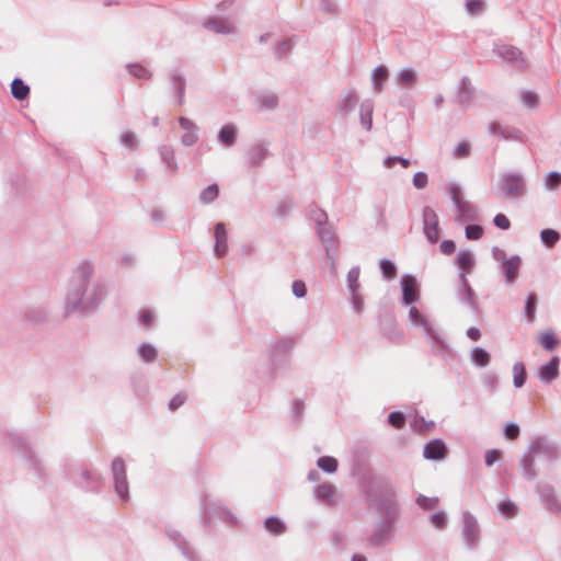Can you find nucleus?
Listing matches in <instances>:
<instances>
[{
    "label": "nucleus",
    "instance_id": "c756f323",
    "mask_svg": "<svg viewBox=\"0 0 561 561\" xmlns=\"http://www.w3.org/2000/svg\"><path fill=\"white\" fill-rule=\"evenodd\" d=\"M431 341L432 350L436 355L442 357H446L449 355L450 350L445 339L433 328L430 332L426 333Z\"/></svg>",
    "mask_w": 561,
    "mask_h": 561
},
{
    "label": "nucleus",
    "instance_id": "423d86ee",
    "mask_svg": "<svg viewBox=\"0 0 561 561\" xmlns=\"http://www.w3.org/2000/svg\"><path fill=\"white\" fill-rule=\"evenodd\" d=\"M111 472L116 494L123 502H127L129 500V484L127 480L126 465L122 457L113 459Z\"/></svg>",
    "mask_w": 561,
    "mask_h": 561
},
{
    "label": "nucleus",
    "instance_id": "a878e982",
    "mask_svg": "<svg viewBox=\"0 0 561 561\" xmlns=\"http://www.w3.org/2000/svg\"><path fill=\"white\" fill-rule=\"evenodd\" d=\"M23 319L30 325H37L46 321L47 311L43 306H27L23 310Z\"/></svg>",
    "mask_w": 561,
    "mask_h": 561
},
{
    "label": "nucleus",
    "instance_id": "de8ad7c7",
    "mask_svg": "<svg viewBox=\"0 0 561 561\" xmlns=\"http://www.w3.org/2000/svg\"><path fill=\"white\" fill-rule=\"evenodd\" d=\"M138 355L141 360L151 363L157 358L158 352L156 347L150 343H142L138 347Z\"/></svg>",
    "mask_w": 561,
    "mask_h": 561
},
{
    "label": "nucleus",
    "instance_id": "f8f14e48",
    "mask_svg": "<svg viewBox=\"0 0 561 561\" xmlns=\"http://www.w3.org/2000/svg\"><path fill=\"white\" fill-rule=\"evenodd\" d=\"M527 449H529L535 456H545L550 461L557 459L559 456L558 446L547 436H538L534 438Z\"/></svg>",
    "mask_w": 561,
    "mask_h": 561
},
{
    "label": "nucleus",
    "instance_id": "9b49d317",
    "mask_svg": "<svg viewBox=\"0 0 561 561\" xmlns=\"http://www.w3.org/2000/svg\"><path fill=\"white\" fill-rule=\"evenodd\" d=\"M492 51L506 62L514 67L524 68L527 66L523 53L515 46L506 44H495Z\"/></svg>",
    "mask_w": 561,
    "mask_h": 561
},
{
    "label": "nucleus",
    "instance_id": "052dcab7",
    "mask_svg": "<svg viewBox=\"0 0 561 561\" xmlns=\"http://www.w3.org/2000/svg\"><path fill=\"white\" fill-rule=\"evenodd\" d=\"M388 423L394 428H402L405 424V416L400 411L391 412L388 415Z\"/></svg>",
    "mask_w": 561,
    "mask_h": 561
},
{
    "label": "nucleus",
    "instance_id": "49530a36",
    "mask_svg": "<svg viewBox=\"0 0 561 561\" xmlns=\"http://www.w3.org/2000/svg\"><path fill=\"white\" fill-rule=\"evenodd\" d=\"M540 240L547 248H553L560 240V233L554 229H542L540 231Z\"/></svg>",
    "mask_w": 561,
    "mask_h": 561
},
{
    "label": "nucleus",
    "instance_id": "6e6d98bb",
    "mask_svg": "<svg viewBox=\"0 0 561 561\" xmlns=\"http://www.w3.org/2000/svg\"><path fill=\"white\" fill-rule=\"evenodd\" d=\"M438 502H439V499L434 496V497H428V496H425L423 494H420L417 497H416V504L422 507L423 510H432V508H435L437 505H438Z\"/></svg>",
    "mask_w": 561,
    "mask_h": 561
},
{
    "label": "nucleus",
    "instance_id": "72a5a7b5",
    "mask_svg": "<svg viewBox=\"0 0 561 561\" xmlns=\"http://www.w3.org/2000/svg\"><path fill=\"white\" fill-rule=\"evenodd\" d=\"M335 488L330 483H323L316 488L318 501L331 505L334 502Z\"/></svg>",
    "mask_w": 561,
    "mask_h": 561
},
{
    "label": "nucleus",
    "instance_id": "58836bf2",
    "mask_svg": "<svg viewBox=\"0 0 561 561\" xmlns=\"http://www.w3.org/2000/svg\"><path fill=\"white\" fill-rule=\"evenodd\" d=\"M12 96L19 101L25 100L30 94V87L20 78L13 79L11 82Z\"/></svg>",
    "mask_w": 561,
    "mask_h": 561
},
{
    "label": "nucleus",
    "instance_id": "680f3d73",
    "mask_svg": "<svg viewBox=\"0 0 561 561\" xmlns=\"http://www.w3.org/2000/svg\"><path fill=\"white\" fill-rule=\"evenodd\" d=\"M561 184V173L551 171L547 174L545 185L547 188L554 190Z\"/></svg>",
    "mask_w": 561,
    "mask_h": 561
},
{
    "label": "nucleus",
    "instance_id": "13d9d810",
    "mask_svg": "<svg viewBox=\"0 0 561 561\" xmlns=\"http://www.w3.org/2000/svg\"><path fill=\"white\" fill-rule=\"evenodd\" d=\"M465 7L469 14L479 15L483 12L484 2L483 0H467Z\"/></svg>",
    "mask_w": 561,
    "mask_h": 561
},
{
    "label": "nucleus",
    "instance_id": "1a4fd4ad",
    "mask_svg": "<svg viewBox=\"0 0 561 561\" xmlns=\"http://www.w3.org/2000/svg\"><path fill=\"white\" fill-rule=\"evenodd\" d=\"M358 103V93L355 88H347L343 90L335 102L336 114L346 119L355 110Z\"/></svg>",
    "mask_w": 561,
    "mask_h": 561
},
{
    "label": "nucleus",
    "instance_id": "b1692460",
    "mask_svg": "<svg viewBox=\"0 0 561 561\" xmlns=\"http://www.w3.org/2000/svg\"><path fill=\"white\" fill-rule=\"evenodd\" d=\"M203 25L213 31L214 33L229 35L236 32V26L232 22L220 18H210L206 20Z\"/></svg>",
    "mask_w": 561,
    "mask_h": 561
},
{
    "label": "nucleus",
    "instance_id": "8fccbe9b",
    "mask_svg": "<svg viewBox=\"0 0 561 561\" xmlns=\"http://www.w3.org/2000/svg\"><path fill=\"white\" fill-rule=\"evenodd\" d=\"M256 100L260 107L264 110H274L278 104V98L274 93H262Z\"/></svg>",
    "mask_w": 561,
    "mask_h": 561
},
{
    "label": "nucleus",
    "instance_id": "6ab92c4d",
    "mask_svg": "<svg viewBox=\"0 0 561 561\" xmlns=\"http://www.w3.org/2000/svg\"><path fill=\"white\" fill-rule=\"evenodd\" d=\"M560 358L553 356L538 368V378L542 383L550 385L559 377Z\"/></svg>",
    "mask_w": 561,
    "mask_h": 561
},
{
    "label": "nucleus",
    "instance_id": "37998d69",
    "mask_svg": "<svg viewBox=\"0 0 561 561\" xmlns=\"http://www.w3.org/2000/svg\"><path fill=\"white\" fill-rule=\"evenodd\" d=\"M218 196H219V187L217 184L213 183V184H209L207 187H205L199 193V202L204 205H209L213 202H215Z\"/></svg>",
    "mask_w": 561,
    "mask_h": 561
},
{
    "label": "nucleus",
    "instance_id": "dca6fc26",
    "mask_svg": "<svg viewBox=\"0 0 561 561\" xmlns=\"http://www.w3.org/2000/svg\"><path fill=\"white\" fill-rule=\"evenodd\" d=\"M402 302L409 306L420 298V288L416 278L413 275L405 274L401 277Z\"/></svg>",
    "mask_w": 561,
    "mask_h": 561
},
{
    "label": "nucleus",
    "instance_id": "5701e85b",
    "mask_svg": "<svg viewBox=\"0 0 561 561\" xmlns=\"http://www.w3.org/2000/svg\"><path fill=\"white\" fill-rule=\"evenodd\" d=\"M268 154V147L265 144H255L250 147L247 153L248 163L251 168L261 167Z\"/></svg>",
    "mask_w": 561,
    "mask_h": 561
},
{
    "label": "nucleus",
    "instance_id": "0e129e2a",
    "mask_svg": "<svg viewBox=\"0 0 561 561\" xmlns=\"http://www.w3.org/2000/svg\"><path fill=\"white\" fill-rule=\"evenodd\" d=\"M519 433L520 430L517 423L511 422L504 427V436L510 440L516 439L519 436Z\"/></svg>",
    "mask_w": 561,
    "mask_h": 561
},
{
    "label": "nucleus",
    "instance_id": "6e6552de",
    "mask_svg": "<svg viewBox=\"0 0 561 561\" xmlns=\"http://www.w3.org/2000/svg\"><path fill=\"white\" fill-rule=\"evenodd\" d=\"M8 444L19 454H21L22 457L37 473L43 471L41 460L36 457L35 453L23 437L16 434H10L8 437Z\"/></svg>",
    "mask_w": 561,
    "mask_h": 561
},
{
    "label": "nucleus",
    "instance_id": "f3484780",
    "mask_svg": "<svg viewBox=\"0 0 561 561\" xmlns=\"http://www.w3.org/2000/svg\"><path fill=\"white\" fill-rule=\"evenodd\" d=\"M520 266L522 259L519 255H512L500 265L506 285H513L517 280Z\"/></svg>",
    "mask_w": 561,
    "mask_h": 561
},
{
    "label": "nucleus",
    "instance_id": "f03ea898",
    "mask_svg": "<svg viewBox=\"0 0 561 561\" xmlns=\"http://www.w3.org/2000/svg\"><path fill=\"white\" fill-rule=\"evenodd\" d=\"M369 501L379 514V522L375 525L368 538L370 547H380L393 540V528L398 519V504L392 488L385 486L378 492L369 494Z\"/></svg>",
    "mask_w": 561,
    "mask_h": 561
},
{
    "label": "nucleus",
    "instance_id": "c03bdc74",
    "mask_svg": "<svg viewBox=\"0 0 561 561\" xmlns=\"http://www.w3.org/2000/svg\"><path fill=\"white\" fill-rule=\"evenodd\" d=\"M526 368L523 362H516L513 365V385L515 388H522L526 382Z\"/></svg>",
    "mask_w": 561,
    "mask_h": 561
},
{
    "label": "nucleus",
    "instance_id": "a19ab883",
    "mask_svg": "<svg viewBox=\"0 0 561 561\" xmlns=\"http://www.w3.org/2000/svg\"><path fill=\"white\" fill-rule=\"evenodd\" d=\"M359 266H353L347 273L346 283L350 294L359 293Z\"/></svg>",
    "mask_w": 561,
    "mask_h": 561
},
{
    "label": "nucleus",
    "instance_id": "603ef678",
    "mask_svg": "<svg viewBox=\"0 0 561 561\" xmlns=\"http://www.w3.org/2000/svg\"><path fill=\"white\" fill-rule=\"evenodd\" d=\"M379 268L383 277L388 280L393 279L397 276V266L391 260L381 259L379 261Z\"/></svg>",
    "mask_w": 561,
    "mask_h": 561
},
{
    "label": "nucleus",
    "instance_id": "e2e57ef3",
    "mask_svg": "<svg viewBox=\"0 0 561 561\" xmlns=\"http://www.w3.org/2000/svg\"><path fill=\"white\" fill-rule=\"evenodd\" d=\"M465 234L468 240H479L483 234V228L479 225H468Z\"/></svg>",
    "mask_w": 561,
    "mask_h": 561
},
{
    "label": "nucleus",
    "instance_id": "39448f33",
    "mask_svg": "<svg viewBox=\"0 0 561 561\" xmlns=\"http://www.w3.org/2000/svg\"><path fill=\"white\" fill-rule=\"evenodd\" d=\"M461 537L468 550H476L481 541V527L473 514L468 511L462 512Z\"/></svg>",
    "mask_w": 561,
    "mask_h": 561
},
{
    "label": "nucleus",
    "instance_id": "09e8293b",
    "mask_svg": "<svg viewBox=\"0 0 561 561\" xmlns=\"http://www.w3.org/2000/svg\"><path fill=\"white\" fill-rule=\"evenodd\" d=\"M536 308H537V296L535 293H530L527 296L525 304V317L529 323H533L536 319Z\"/></svg>",
    "mask_w": 561,
    "mask_h": 561
},
{
    "label": "nucleus",
    "instance_id": "ddd939ff",
    "mask_svg": "<svg viewBox=\"0 0 561 561\" xmlns=\"http://www.w3.org/2000/svg\"><path fill=\"white\" fill-rule=\"evenodd\" d=\"M423 218V232L426 239L431 243H436L439 239V227H438V216L436 211L430 207L425 206L422 211Z\"/></svg>",
    "mask_w": 561,
    "mask_h": 561
},
{
    "label": "nucleus",
    "instance_id": "2eb2a0df",
    "mask_svg": "<svg viewBox=\"0 0 561 561\" xmlns=\"http://www.w3.org/2000/svg\"><path fill=\"white\" fill-rule=\"evenodd\" d=\"M476 88L472 85L469 77H462L457 85L455 102L465 108L473 104Z\"/></svg>",
    "mask_w": 561,
    "mask_h": 561
},
{
    "label": "nucleus",
    "instance_id": "a18cd8bd",
    "mask_svg": "<svg viewBox=\"0 0 561 561\" xmlns=\"http://www.w3.org/2000/svg\"><path fill=\"white\" fill-rule=\"evenodd\" d=\"M538 342L546 351H552L559 344V340L557 339L553 331H546L540 333Z\"/></svg>",
    "mask_w": 561,
    "mask_h": 561
},
{
    "label": "nucleus",
    "instance_id": "338daca9",
    "mask_svg": "<svg viewBox=\"0 0 561 561\" xmlns=\"http://www.w3.org/2000/svg\"><path fill=\"white\" fill-rule=\"evenodd\" d=\"M351 295V304H352V307H353V310L360 314L363 311H364V298L363 296L360 295V293H354V294H350Z\"/></svg>",
    "mask_w": 561,
    "mask_h": 561
},
{
    "label": "nucleus",
    "instance_id": "f704fd0d",
    "mask_svg": "<svg viewBox=\"0 0 561 561\" xmlns=\"http://www.w3.org/2000/svg\"><path fill=\"white\" fill-rule=\"evenodd\" d=\"M455 263L462 270V271H467V272H470L474 264H476V260H474V255L471 251L469 250H461L458 252V254L456 255L455 257Z\"/></svg>",
    "mask_w": 561,
    "mask_h": 561
},
{
    "label": "nucleus",
    "instance_id": "c85d7f7f",
    "mask_svg": "<svg viewBox=\"0 0 561 561\" xmlns=\"http://www.w3.org/2000/svg\"><path fill=\"white\" fill-rule=\"evenodd\" d=\"M394 82L402 89H412L417 82V72L413 68H403L396 75Z\"/></svg>",
    "mask_w": 561,
    "mask_h": 561
},
{
    "label": "nucleus",
    "instance_id": "0eeeda50",
    "mask_svg": "<svg viewBox=\"0 0 561 561\" xmlns=\"http://www.w3.org/2000/svg\"><path fill=\"white\" fill-rule=\"evenodd\" d=\"M70 480L87 492H98L102 484V477L87 468H78L69 472Z\"/></svg>",
    "mask_w": 561,
    "mask_h": 561
},
{
    "label": "nucleus",
    "instance_id": "774afa93",
    "mask_svg": "<svg viewBox=\"0 0 561 561\" xmlns=\"http://www.w3.org/2000/svg\"><path fill=\"white\" fill-rule=\"evenodd\" d=\"M291 50V41L284 39L275 47V54L278 58L287 56Z\"/></svg>",
    "mask_w": 561,
    "mask_h": 561
},
{
    "label": "nucleus",
    "instance_id": "a211bd4d",
    "mask_svg": "<svg viewBox=\"0 0 561 561\" xmlns=\"http://www.w3.org/2000/svg\"><path fill=\"white\" fill-rule=\"evenodd\" d=\"M447 454L448 448L442 439L435 438L424 445L423 457L427 460L440 461Z\"/></svg>",
    "mask_w": 561,
    "mask_h": 561
},
{
    "label": "nucleus",
    "instance_id": "5fc2aeb1",
    "mask_svg": "<svg viewBox=\"0 0 561 561\" xmlns=\"http://www.w3.org/2000/svg\"><path fill=\"white\" fill-rule=\"evenodd\" d=\"M497 510L500 511V513L503 516L508 517V518L516 516L518 513L517 505L510 500L501 501L497 504Z\"/></svg>",
    "mask_w": 561,
    "mask_h": 561
},
{
    "label": "nucleus",
    "instance_id": "ea45409f",
    "mask_svg": "<svg viewBox=\"0 0 561 561\" xmlns=\"http://www.w3.org/2000/svg\"><path fill=\"white\" fill-rule=\"evenodd\" d=\"M471 360L477 365L478 367H485L490 364L491 355L488 351L480 346H476L471 350Z\"/></svg>",
    "mask_w": 561,
    "mask_h": 561
},
{
    "label": "nucleus",
    "instance_id": "cd10ccee",
    "mask_svg": "<svg viewBox=\"0 0 561 561\" xmlns=\"http://www.w3.org/2000/svg\"><path fill=\"white\" fill-rule=\"evenodd\" d=\"M238 136V129L234 124L224 125L217 135L218 142L226 147L230 148L236 145Z\"/></svg>",
    "mask_w": 561,
    "mask_h": 561
},
{
    "label": "nucleus",
    "instance_id": "4468645a",
    "mask_svg": "<svg viewBox=\"0 0 561 561\" xmlns=\"http://www.w3.org/2000/svg\"><path fill=\"white\" fill-rule=\"evenodd\" d=\"M202 505H203L204 513L207 516H209V517L216 516L230 525L236 523V516L232 514L231 511H229L220 502L211 501V500H209L208 496H205L202 500Z\"/></svg>",
    "mask_w": 561,
    "mask_h": 561
},
{
    "label": "nucleus",
    "instance_id": "4c0bfd02",
    "mask_svg": "<svg viewBox=\"0 0 561 561\" xmlns=\"http://www.w3.org/2000/svg\"><path fill=\"white\" fill-rule=\"evenodd\" d=\"M457 296L461 302L467 304L471 309H477L476 293L469 284L459 287Z\"/></svg>",
    "mask_w": 561,
    "mask_h": 561
},
{
    "label": "nucleus",
    "instance_id": "412c9836",
    "mask_svg": "<svg viewBox=\"0 0 561 561\" xmlns=\"http://www.w3.org/2000/svg\"><path fill=\"white\" fill-rule=\"evenodd\" d=\"M168 537L175 543L187 561H197L196 553L185 538L174 529L167 530Z\"/></svg>",
    "mask_w": 561,
    "mask_h": 561
},
{
    "label": "nucleus",
    "instance_id": "393cba45",
    "mask_svg": "<svg viewBox=\"0 0 561 561\" xmlns=\"http://www.w3.org/2000/svg\"><path fill=\"white\" fill-rule=\"evenodd\" d=\"M455 208L457 210L456 221L468 222L479 218L477 207L468 201L457 203Z\"/></svg>",
    "mask_w": 561,
    "mask_h": 561
},
{
    "label": "nucleus",
    "instance_id": "bb28decb",
    "mask_svg": "<svg viewBox=\"0 0 561 561\" xmlns=\"http://www.w3.org/2000/svg\"><path fill=\"white\" fill-rule=\"evenodd\" d=\"M519 466L522 473L528 481H534L538 477V471L535 466V455L527 449L520 458Z\"/></svg>",
    "mask_w": 561,
    "mask_h": 561
},
{
    "label": "nucleus",
    "instance_id": "4be33fe9",
    "mask_svg": "<svg viewBox=\"0 0 561 561\" xmlns=\"http://www.w3.org/2000/svg\"><path fill=\"white\" fill-rule=\"evenodd\" d=\"M215 247L214 252L218 257H222L228 252V233L224 222H218L214 230Z\"/></svg>",
    "mask_w": 561,
    "mask_h": 561
},
{
    "label": "nucleus",
    "instance_id": "864d4df0",
    "mask_svg": "<svg viewBox=\"0 0 561 561\" xmlns=\"http://www.w3.org/2000/svg\"><path fill=\"white\" fill-rule=\"evenodd\" d=\"M126 68L131 76L139 80H149L151 78V72L140 64H129Z\"/></svg>",
    "mask_w": 561,
    "mask_h": 561
},
{
    "label": "nucleus",
    "instance_id": "2f4dec72",
    "mask_svg": "<svg viewBox=\"0 0 561 561\" xmlns=\"http://www.w3.org/2000/svg\"><path fill=\"white\" fill-rule=\"evenodd\" d=\"M389 78V70L385 65L377 66L371 72L373 88L376 93L383 90V84Z\"/></svg>",
    "mask_w": 561,
    "mask_h": 561
},
{
    "label": "nucleus",
    "instance_id": "e433bc0d",
    "mask_svg": "<svg viewBox=\"0 0 561 561\" xmlns=\"http://www.w3.org/2000/svg\"><path fill=\"white\" fill-rule=\"evenodd\" d=\"M409 320L417 327L423 328L425 333L430 332L434 327L426 319V317L415 307H411L409 310Z\"/></svg>",
    "mask_w": 561,
    "mask_h": 561
},
{
    "label": "nucleus",
    "instance_id": "3c124183",
    "mask_svg": "<svg viewBox=\"0 0 561 561\" xmlns=\"http://www.w3.org/2000/svg\"><path fill=\"white\" fill-rule=\"evenodd\" d=\"M317 466L327 473H334L337 470V460L331 456H322L317 460Z\"/></svg>",
    "mask_w": 561,
    "mask_h": 561
},
{
    "label": "nucleus",
    "instance_id": "f257e3e1",
    "mask_svg": "<svg viewBox=\"0 0 561 561\" xmlns=\"http://www.w3.org/2000/svg\"><path fill=\"white\" fill-rule=\"evenodd\" d=\"M94 273V265L89 261H82L75 267L65 298L67 314H90L101 305L105 287L95 278Z\"/></svg>",
    "mask_w": 561,
    "mask_h": 561
},
{
    "label": "nucleus",
    "instance_id": "79ce46f5",
    "mask_svg": "<svg viewBox=\"0 0 561 561\" xmlns=\"http://www.w3.org/2000/svg\"><path fill=\"white\" fill-rule=\"evenodd\" d=\"M265 529L272 535L278 536L286 530V525L276 516H270L264 522Z\"/></svg>",
    "mask_w": 561,
    "mask_h": 561
},
{
    "label": "nucleus",
    "instance_id": "7c9ffc66",
    "mask_svg": "<svg viewBox=\"0 0 561 561\" xmlns=\"http://www.w3.org/2000/svg\"><path fill=\"white\" fill-rule=\"evenodd\" d=\"M374 102L369 99L359 104V123L362 127L369 131L373 127Z\"/></svg>",
    "mask_w": 561,
    "mask_h": 561
},
{
    "label": "nucleus",
    "instance_id": "69168bd1",
    "mask_svg": "<svg viewBox=\"0 0 561 561\" xmlns=\"http://www.w3.org/2000/svg\"><path fill=\"white\" fill-rule=\"evenodd\" d=\"M522 102L527 107H535L538 104V95L533 91H523Z\"/></svg>",
    "mask_w": 561,
    "mask_h": 561
},
{
    "label": "nucleus",
    "instance_id": "aec40b11",
    "mask_svg": "<svg viewBox=\"0 0 561 561\" xmlns=\"http://www.w3.org/2000/svg\"><path fill=\"white\" fill-rule=\"evenodd\" d=\"M179 125L185 133L181 137V142L185 147H192L198 141V126L187 117L181 116Z\"/></svg>",
    "mask_w": 561,
    "mask_h": 561
},
{
    "label": "nucleus",
    "instance_id": "473e14b6",
    "mask_svg": "<svg viewBox=\"0 0 561 561\" xmlns=\"http://www.w3.org/2000/svg\"><path fill=\"white\" fill-rule=\"evenodd\" d=\"M171 85L176 95L178 104L180 106L183 105L184 104V93H185V88H186L185 78L178 72L171 73Z\"/></svg>",
    "mask_w": 561,
    "mask_h": 561
},
{
    "label": "nucleus",
    "instance_id": "4d7b16f0",
    "mask_svg": "<svg viewBox=\"0 0 561 561\" xmlns=\"http://www.w3.org/2000/svg\"><path fill=\"white\" fill-rule=\"evenodd\" d=\"M430 520L437 529H445L448 524L447 515L445 512L433 513L430 516Z\"/></svg>",
    "mask_w": 561,
    "mask_h": 561
},
{
    "label": "nucleus",
    "instance_id": "7ed1b4c3",
    "mask_svg": "<svg viewBox=\"0 0 561 561\" xmlns=\"http://www.w3.org/2000/svg\"><path fill=\"white\" fill-rule=\"evenodd\" d=\"M308 217L316 225V232L324 247L327 260L330 263L331 270L335 271V259L337 255L339 242L335 230L328 222V214L317 205L312 204L308 208Z\"/></svg>",
    "mask_w": 561,
    "mask_h": 561
},
{
    "label": "nucleus",
    "instance_id": "bf43d9fd",
    "mask_svg": "<svg viewBox=\"0 0 561 561\" xmlns=\"http://www.w3.org/2000/svg\"><path fill=\"white\" fill-rule=\"evenodd\" d=\"M447 192L454 203L457 206V203L463 202L461 187L457 183H449L447 186Z\"/></svg>",
    "mask_w": 561,
    "mask_h": 561
},
{
    "label": "nucleus",
    "instance_id": "9d476101",
    "mask_svg": "<svg viewBox=\"0 0 561 561\" xmlns=\"http://www.w3.org/2000/svg\"><path fill=\"white\" fill-rule=\"evenodd\" d=\"M535 491L543 507L552 513L561 514V501L556 494L554 488L548 483H537Z\"/></svg>",
    "mask_w": 561,
    "mask_h": 561
},
{
    "label": "nucleus",
    "instance_id": "20e7f679",
    "mask_svg": "<svg viewBox=\"0 0 561 561\" xmlns=\"http://www.w3.org/2000/svg\"><path fill=\"white\" fill-rule=\"evenodd\" d=\"M527 194V182L519 172H506L499 180V197L519 199Z\"/></svg>",
    "mask_w": 561,
    "mask_h": 561
},
{
    "label": "nucleus",
    "instance_id": "c9c22d12",
    "mask_svg": "<svg viewBox=\"0 0 561 561\" xmlns=\"http://www.w3.org/2000/svg\"><path fill=\"white\" fill-rule=\"evenodd\" d=\"M159 153L162 162L165 164L167 169L171 173H175L178 171V163L174 157V150L169 146H161L159 148Z\"/></svg>",
    "mask_w": 561,
    "mask_h": 561
}]
</instances>
